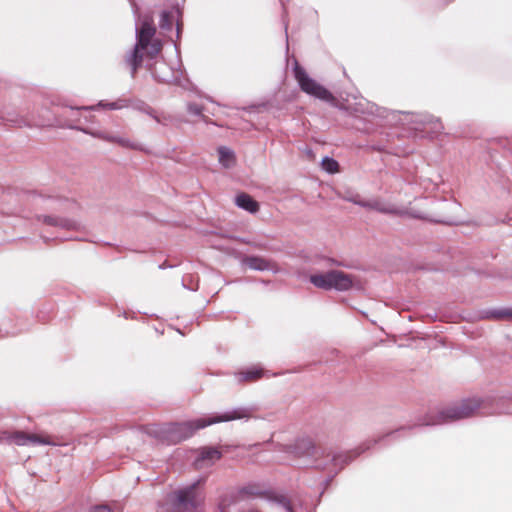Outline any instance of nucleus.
Returning a JSON list of instances; mask_svg holds the SVG:
<instances>
[{"label":"nucleus","mask_w":512,"mask_h":512,"mask_svg":"<svg viewBox=\"0 0 512 512\" xmlns=\"http://www.w3.org/2000/svg\"><path fill=\"white\" fill-rule=\"evenodd\" d=\"M309 281L323 290L347 291L361 288V282L356 276L337 269L313 273L309 276Z\"/></svg>","instance_id":"obj_1"},{"label":"nucleus","mask_w":512,"mask_h":512,"mask_svg":"<svg viewBox=\"0 0 512 512\" xmlns=\"http://www.w3.org/2000/svg\"><path fill=\"white\" fill-rule=\"evenodd\" d=\"M250 417V412L247 409H235L223 414H214L205 416L190 422H186L182 424L183 428L189 430L185 437L190 436L194 431L205 428L209 425L220 423V422H228L232 420L248 418Z\"/></svg>","instance_id":"obj_2"},{"label":"nucleus","mask_w":512,"mask_h":512,"mask_svg":"<svg viewBox=\"0 0 512 512\" xmlns=\"http://www.w3.org/2000/svg\"><path fill=\"white\" fill-rule=\"evenodd\" d=\"M295 77L301 87V89L309 94L312 95L318 99L324 100V101H332L333 96L332 94L324 88L322 85L317 83L315 80L310 78L306 72L300 68H295Z\"/></svg>","instance_id":"obj_3"},{"label":"nucleus","mask_w":512,"mask_h":512,"mask_svg":"<svg viewBox=\"0 0 512 512\" xmlns=\"http://www.w3.org/2000/svg\"><path fill=\"white\" fill-rule=\"evenodd\" d=\"M155 28L147 21H145L140 30L138 31V42L131 57L130 64L133 68V71L137 69L142 61V54L140 53V48H145L149 41H152V37L154 36Z\"/></svg>","instance_id":"obj_4"},{"label":"nucleus","mask_w":512,"mask_h":512,"mask_svg":"<svg viewBox=\"0 0 512 512\" xmlns=\"http://www.w3.org/2000/svg\"><path fill=\"white\" fill-rule=\"evenodd\" d=\"M197 484L190 485L184 489L175 492L170 496L171 503L175 506V511L180 512L189 505L194 506L198 501Z\"/></svg>","instance_id":"obj_5"},{"label":"nucleus","mask_w":512,"mask_h":512,"mask_svg":"<svg viewBox=\"0 0 512 512\" xmlns=\"http://www.w3.org/2000/svg\"><path fill=\"white\" fill-rule=\"evenodd\" d=\"M480 407L479 400H468L461 403L460 405L448 409L444 416L448 420H459L472 416L476 410Z\"/></svg>","instance_id":"obj_6"},{"label":"nucleus","mask_w":512,"mask_h":512,"mask_svg":"<svg viewBox=\"0 0 512 512\" xmlns=\"http://www.w3.org/2000/svg\"><path fill=\"white\" fill-rule=\"evenodd\" d=\"M9 442L20 446L30 444L56 445L48 437L38 434H27L24 432H15L7 436Z\"/></svg>","instance_id":"obj_7"},{"label":"nucleus","mask_w":512,"mask_h":512,"mask_svg":"<svg viewBox=\"0 0 512 512\" xmlns=\"http://www.w3.org/2000/svg\"><path fill=\"white\" fill-rule=\"evenodd\" d=\"M243 265L246 267L253 269V270H259V271H272L274 273L279 272V268L273 261L269 259H265L263 257L258 256H251V257H245L242 261Z\"/></svg>","instance_id":"obj_8"},{"label":"nucleus","mask_w":512,"mask_h":512,"mask_svg":"<svg viewBox=\"0 0 512 512\" xmlns=\"http://www.w3.org/2000/svg\"><path fill=\"white\" fill-rule=\"evenodd\" d=\"M221 452L217 448L205 447L199 450L198 455L195 459V465L197 468H204L214 464L221 458Z\"/></svg>","instance_id":"obj_9"},{"label":"nucleus","mask_w":512,"mask_h":512,"mask_svg":"<svg viewBox=\"0 0 512 512\" xmlns=\"http://www.w3.org/2000/svg\"><path fill=\"white\" fill-rule=\"evenodd\" d=\"M236 204L242 208L247 210L250 213H255L259 209L258 203L249 195L247 194H239L236 199Z\"/></svg>","instance_id":"obj_10"},{"label":"nucleus","mask_w":512,"mask_h":512,"mask_svg":"<svg viewBox=\"0 0 512 512\" xmlns=\"http://www.w3.org/2000/svg\"><path fill=\"white\" fill-rule=\"evenodd\" d=\"M91 135L101 138V139H104V140H107V141H110V142L118 143L119 145H121L123 147L131 148V149H140V146L138 144L133 143L126 138L111 137L104 133H94V132H91Z\"/></svg>","instance_id":"obj_11"},{"label":"nucleus","mask_w":512,"mask_h":512,"mask_svg":"<svg viewBox=\"0 0 512 512\" xmlns=\"http://www.w3.org/2000/svg\"><path fill=\"white\" fill-rule=\"evenodd\" d=\"M219 162L224 168H230L235 163V156L233 151L226 147L218 149Z\"/></svg>","instance_id":"obj_12"},{"label":"nucleus","mask_w":512,"mask_h":512,"mask_svg":"<svg viewBox=\"0 0 512 512\" xmlns=\"http://www.w3.org/2000/svg\"><path fill=\"white\" fill-rule=\"evenodd\" d=\"M262 370L259 368H250L238 373V379L241 382H251L259 379L262 376Z\"/></svg>","instance_id":"obj_13"},{"label":"nucleus","mask_w":512,"mask_h":512,"mask_svg":"<svg viewBox=\"0 0 512 512\" xmlns=\"http://www.w3.org/2000/svg\"><path fill=\"white\" fill-rule=\"evenodd\" d=\"M141 50H145L150 58L155 57L161 51V44L157 40L149 41L148 45L145 48H140Z\"/></svg>","instance_id":"obj_14"},{"label":"nucleus","mask_w":512,"mask_h":512,"mask_svg":"<svg viewBox=\"0 0 512 512\" xmlns=\"http://www.w3.org/2000/svg\"><path fill=\"white\" fill-rule=\"evenodd\" d=\"M321 165H322V168L325 171H327L328 173H336L339 170V165H338L337 161H335L332 158H328V157L324 158L322 160Z\"/></svg>","instance_id":"obj_15"},{"label":"nucleus","mask_w":512,"mask_h":512,"mask_svg":"<svg viewBox=\"0 0 512 512\" xmlns=\"http://www.w3.org/2000/svg\"><path fill=\"white\" fill-rule=\"evenodd\" d=\"M51 224L58 225L65 229H77L79 227L78 222L73 219H59L55 222H51Z\"/></svg>","instance_id":"obj_16"},{"label":"nucleus","mask_w":512,"mask_h":512,"mask_svg":"<svg viewBox=\"0 0 512 512\" xmlns=\"http://www.w3.org/2000/svg\"><path fill=\"white\" fill-rule=\"evenodd\" d=\"M160 26L162 28H170V26H171V16H170L169 13H163L162 14V20H161Z\"/></svg>","instance_id":"obj_17"},{"label":"nucleus","mask_w":512,"mask_h":512,"mask_svg":"<svg viewBox=\"0 0 512 512\" xmlns=\"http://www.w3.org/2000/svg\"><path fill=\"white\" fill-rule=\"evenodd\" d=\"M90 512H112L108 506H96L90 510Z\"/></svg>","instance_id":"obj_18"},{"label":"nucleus","mask_w":512,"mask_h":512,"mask_svg":"<svg viewBox=\"0 0 512 512\" xmlns=\"http://www.w3.org/2000/svg\"><path fill=\"white\" fill-rule=\"evenodd\" d=\"M121 106L117 105L116 103L109 104L110 109H119Z\"/></svg>","instance_id":"obj_19"},{"label":"nucleus","mask_w":512,"mask_h":512,"mask_svg":"<svg viewBox=\"0 0 512 512\" xmlns=\"http://www.w3.org/2000/svg\"><path fill=\"white\" fill-rule=\"evenodd\" d=\"M379 210H381L382 212H386L387 210L383 209V208H378Z\"/></svg>","instance_id":"obj_20"}]
</instances>
